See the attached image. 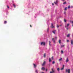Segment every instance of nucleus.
<instances>
[{
    "label": "nucleus",
    "mask_w": 73,
    "mask_h": 73,
    "mask_svg": "<svg viewBox=\"0 0 73 73\" xmlns=\"http://www.w3.org/2000/svg\"><path fill=\"white\" fill-rule=\"evenodd\" d=\"M69 23L66 24L65 25V27L66 28L67 30L68 29V27H69Z\"/></svg>",
    "instance_id": "f257e3e1"
},
{
    "label": "nucleus",
    "mask_w": 73,
    "mask_h": 73,
    "mask_svg": "<svg viewBox=\"0 0 73 73\" xmlns=\"http://www.w3.org/2000/svg\"><path fill=\"white\" fill-rule=\"evenodd\" d=\"M40 44L41 45H45V42H42L40 43Z\"/></svg>",
    "instance_id": "f03ea898"
},
{
    "label": "nucleus",
    "mask_w": 73,
    "mask_h": 73,
    "mask_svg": "<svg viewBox=\"0 0 73 73\" xmlns=\"http://www.w3.org/2000/svg\"><path fill=\"white\" fill-rule=\"evenodd\" d=\"M66 72H68V73H70V69H66Z\"/></svg>",
    "instance_id": "7ed1b4c3"
},
{
    "label": "nucleus",
    "mask_w": 73,
    "mask_h": 73,
    "mask_svg": "<svg viewBox=\"0 0 73 73\" xmlns=\"http://www.w3.org/2000/svg\"><path fill=\"white\" fill-rule=\"evenodd\" d=\"M51 27L52 28H54V26H53V24H52H52H51Z\"/></svg>",
    "instance_id": "20e7f679"
},
{
    "label": "nucleus",
    "mask_w": 73,
    "mask_h": 73,
    "mask_svg": "<svg viewBox=\"0 0 73 73\" xmlns=\"http://www.w3.org/2000/svg\"><path fill=\"white\" fill-rule=\"evenodd\" d=\"M64 66H64V65H63L62 68H61L60 69L61 70H62L64 69Z\"/></svg>",
    "instance_id": "39448f33"
},
{
    "label": "nucleus",
    "mask_w": 73,
    "mask_h": 73,
    "mask_svg": "<svg viewBox=\"0 0 73 73\" xmlns=\"http://www.w3.org/2000/svg\"><path fill=\"white\" fill-rule=\"evenodd\" d=\"M52 32L54 33V34H55L56 32V30H54L52 31Z\"/></svg>",
    "instance_id": "423d86ee"
},
{
    "label": "nucleus",
    "mask_w": 73,
    "mask_h": 73,
    "mask_svg": "<svg viewBox=\"0 0 73 73\" xmlns=\"http://www.w3.org/2000/svg\"><path fill=\"white\" fill-rule=\"evenodd\" d=\"M33 65L34 68H36V66H37V65L34 64H33Z\"/></svg>",
    "instance_id": "0eeeda50"
},
{
    "label": "nucleus",
    "mask_w": 73,
    "mask_h": 73,
    "mask_svg": "<svg viewBox=\"0 0 73 73\" xmlns=\"http://www.w3.org/2000/svg\"><path fill=\"white\" fill-rule=\"evenodd\" d=\"M66 62H68V61H69V59H68V58H67L66 60Z\"/></svg>",
    "instance_id": "6e6552de"
},
{
    "label": "nucleus",
    "mask_w": 73,
    "mask_h": 73,
    "mask_svg": "<svg viewBox=\"0 0 73 73\" xmlns=\"http://www.w3.org/2000/svg\"><path fill=\"white\" fill-rule=\"evenodd\" d=\"M45 61H44L43 63L42 64V66H44L45 65Z\"/></svg>",
    "instance_id": "1a4fd4ad"
},
{
    "label": "nucleus",
    "mask_w": 73,
    "mask_h": 73,
    "mask_svg": "<svg viewBox=\"0 0 73 73\" xmlns=\"http://www.w3.org/2000/svg\"><path fill=\"white\" fill-rule=\"evenodd\" d=\"M54 3L55 4H57L58 3V1L57 0L56 2H54Z\"/></svg>",
    "instance_id": "9d476101"
},
{
    "label": "nucleus",
    "mask_w": 73,
    "mask_h": 73,
    "mask_svg": "<svg viewBox=\"0 0 73 73\" xmlns=\"http://www.w3.org/2000/svg\"><path fill=\"white\" fill-rule=\"evenodd\" d=\"M71 44L73 45V40H71Z\"/></svg>",
    "instance_id": "9b49d317"
},
{
    "label": "nucleus",
    "mask_w": 73,
    "mask_h": 73,
    "mask_svg": "<svg viewBox=\"0 0 73 73\" xmlns=\"http://www.w3.org/2000/svg\"><path fill=\"white\" fill-rule=\"evenodd\" d=\"M70 36V34H68L67 36V37H69Z\"/></svg>",
    "instance_id": "f8f14e48"
},
{
    "label": "nucleus",
    "mask_w": 73,
    "mask_h": 73,
    "mask_svg": "<svg viewBox=\"0 0 73 73\" xmlns=\"http://www.w3.org/2000/svg\"><path fill=\"white\" fill-rule=\"evenodd\" d=\"M52 72L54 73V70L53 69V68H52Z\"/></svg>",
    "instance_id": "ddd939ff"
},
{
    "label": "nucleus",
    "mask_w": 73,
    "mask_h": 73,
    "mask_svg": "<svg viewBox=\"0 0 73 73\" xmlns=\"http://www.w3.org/2000/svg\"><path fill=\"white\" fill-rule=\"evenodd\" d=\"M52 41H53L54 43V42H55V39H54V38H52Z\"/></svg>",
    "instance_id": "4468645a"
},
{
    "label": "nucleus",
    "mask_w": 73,
    "mask_h": 73,
    "mask_svg": "<svg viewBox=\"0 0 73 73\" xmlns=\"http://www.w3.org/2000/svg\"><path fill=\"white\" fill-rule=\"evenodd\" d=\"M51 61H52V60H51V59L50 58H49V62H50Z\"/></svg>",
    "instance_id": "2eb2a0df"
},
{
    "label": "nucleus",
    "mask_w": 73,
    "mask_h": 73,
    "mask_svg": "<svg viewBox=\"0 0 73 73\" xmlns=\"http://www.w3.org/2000/svg\"><path fill=\"white\" fill-rule=\"evenodd\" d=\"M62 59L61 58H60L59 59V61H61L62 60Z\"/></svg>",
    "instance_id": "dca6fc26"
},
{
    "label": "nucleus",
    "mask_w": 73,
    "mask_h": 73,
    "mask_svg": "<svg viewBox=\"0 0 73 73\" xmlns=\"http://www.w3.org/2000/svg\"><path fill=\"white\" fill-rule=\"evenodd\" d=\"M42 70H45V68H44V67H42L41 68Z\"/></svg>",
    "instance_id": "f3484780"
},
{
    "label": "nucleus",
    "mask_w": 73,
    "mask_h": 73,
    "mask_svg": "<svg viewBox=\"0 0 73 73\" xmlns=\"http://www.w3.org/2000/svg\"><path fill=\"white\" fill-rule=\"evenodd\" d=\"M13 5L14 7V8H16V5H15V4H13Z\"/></svg>",
    "instance_id": "a211bd4d"
},
{
    "label": "nucleus",
    "mask_w": 73,
    "mask_h": 73,
    "mask_svg": "<svg viewBox=\"0 0 73 73\" xmlns=\"http://www.w3.org/2000/svg\"><path fill=\"white\" fill-rule=\"evenodd\" d=\"M64 46H65L64 45H62L61 46V48H62V47H64Z\"/></svg>",
    "instance_id": "6ab92c4d"
},
{
    "label": "nucleus",
    "mask_w": 73,
    "mask_h": 73,
    "mask_svg": "<svg viewBox=\"0 0 73 73\" xmlns=\"http://www.w3.org/2000/svg\"><path fill=\"white\" fill-rule=\"evenodd\" d=\"M66 2H65L64 3H63V4H66Z\"/></svg>",
    "instance_id": "aec40b11"
},
{
    "label": "nucleus",
    "mask_w": 73,
    "mask_h": 73,
    "mask_svg": "<svg viewBox=\"0 0 73 73\" xmlns=\"http://www.w3.org/2000/svg\"><path fill=\"white\" fill-rule=\"evenodd\" d=\"M57 70L59 71L60 70V68H58L57 69Z\"/></svg>",
    "instance_id": "412c9836"
},
{
    "label": "nucleus",
    "mask_w": 73,
    "mask_h": 73,
    "mask_svg": "<svg viewBox=\"0 0 73 73\" xmlns=\"http://www.w3.org/2000/svg\"><path fill=\"white\" fill-rule=\"evenodd\" d=\"M63 52H63V51H62V50L61 51V53H62H62H63Z\"/></svg>",
    "instance_id": "4be33fe9"
},
{
    "label": "nucleus",
    "mask_w": 73,
    "mask_h": 73,
    "mask_svg": "<svg viewBox=\"0 0 73 73\" xmlns=\"http://www.w3.org/2000/svg\"><path fill=\"white\" fill-rule=\"evenodd\" d=\"M45 56H46V54H44V57H45Z\"/></svg>",
    "instance_id": "5701e85b"
},
{
    "label": "nucleus",
    "mask_w": 73,
    "mask_h": 73,
    "mask_svg": "<svg viewBox=\"0 0 73 73\" xmlns=\"http://www.w3.org/2000/svg\"><path fill=\"white\" fill-rule=\"evenodd\" d=\"M59 43H60V44L61 43V40H59Z\"/></svg>",
    "instance_id": "b1692460"
},
{
    "label": "nucleus",
    "mask_w": 73,
    "mask_h": 73,
    "mask_svg": "<svg viewBox=\"0 0 73 73\" xmlns=\"http://www.w3.org/2000/svg\"><path fill=\"white\" fill-rule=\"evenodd\" d=\"M6 23H7V21H5L4 24H6Z\"/></svg>",
    "instance_id": "393cba45"
},
{
    "label": "nucleus",
    "mask_w": 73,
    "mask_h": 73,
    "mask_svg": "<svg viewBox=\"0 0 73 73\" xmlns=\"http://www.w3.org/2000/svg\"><path fill=\"white\" fill-rule=\"evenodd\" d=\"M35 72H36V73H38V72H37V70H35Z\"/></svg>",
    "instance_id": "a878e982"
},
{
    "label": "nucleus",
    "mask_w": 73,
    "mask_h": 73,
    "mask_svg": "<svg viewBox=\"0 0 73 73\" xmlns=\"http://www.w3.org/2000/svg\"><path fill=\"white\" fill-rule=\"evenodd\" d=\"M66 9H67V7H66V8H65L64 10H65V11H66Z\"/></svg>",
    "instance_id": "bb28decb"
},
{
    "label": "nucleus",
    "mask_w": 73,
    "mask_h": 73,
    "mask_svg": "<svg viewBox=\"0 0 73 73\" xmlns=\"http://www.w3.org/2000/svg\"><path fill=\"white\" fill-rule=\"evenodd\" d=\"M50 41H49V45H50Z\"/></svg>",
    "instance_id": "cd10ccee"
},
{
    "label": "nucleus",
    "mask_w": 73,
    "mask_h": 73,
    "mask_svg": "<svg viewBox=\"0 0 73 73\" xmlns=\"http://www.w3.org/2000/svg\"><path fill=\"white\" fill-rule=\"evenodd\" d=\"M47 32H49V28L47 29Z\"/></svg>",
    "instance_id": "c85d7f7f"
},
{
    "label": "nucleus",
    "mask_w": 73,
    "mask_h": 73,
    "mask_svg": "<svg viewBox=\"0 0 73 73\" xmlns=\"http://www.w3.org/2000/svg\"><path fill=\"white\" fill-rule=\"evenodd\" d=\"M64 21L65 22H66V19H64Z\"/></svg>",
    "instance_id": "c756f323"
},
{
    "label": "nucleus",
    "mask_w": 73,
    "mask_h": 73,
    "mask_svg": "<svg viewBox=\"0 0 73 73\" xmlns=\"http://www.w3.org/2000/svg\"><path fill=\"white\" fill-rule=\"evenodd\" d=\"M64 15H66V12H64Z\"/></svg>",
    "instance_id": "7c9ffc66"
},
{
    "label": "nucleus",
    "mask_w": 73,
    "mask_h": 73,
    "mask_svg": "<svg viewBox=\"0 0 73 73\" xmlns=\"http://www.w3.org/2000/svg\"><path fill=\"white\" fill-rule=\"evenodd\" d=\"M54 61H53V62H52V64H54Z\"/></svg>",
    "instance_id": "2f4dec72"
},
{
    "label": "nucleus",
    "mask_w": 73,
    "mask_h": 73,
    "mask_svg": "<svg viewBox=\"0 0 73 73\" xmlns=\"http://www.w3.org/2000/svg\"><path fill=\"white\" fill-rule=\"evenodd\" d=\"M46 72H47L48 71V69H46Z\"/></svg>",
    "instance_id": "473e14b6"
},
{
    "label": "nucleus",
    "mask_w": 73,
    "mask_h": 73,
    "mask_svg": "<svg viewBox=\"0 0 73 73\" xmlns=\"http://www.w3.org/2000/svg\"><path fill=\"white\" fill-rule=\"evenodd\" d=\"M52 60H53V57H52Z\"/></svg>",
    "instance_id": "72a5a7b5"
},
{
    "label": "nucleus",
    "mask_w": 73,
    "mask_h": 73,
    "mask_svg": "<svg viewBox=\"0 0 73 73\" xmlns=\"http://www.w3.org/2000/svg\"><path fill=\"white\" fill-rule=\"evenodd\" d=\"M7 7L8 8H9V7L8 6H7Z\"/></svg>",
    "instance_id": "f704fd0d"
},
{
    "label": "nucleus",
    "mask_w": 73,
    "mask_h": 73,
    "mask_svg": "<svg viewBox=\"0 0 73 73\" xmlns=\"http://www.w3.org/2000/svg\"><path fill=\"white\" fill-rule=\"evenodd\" d=\"M58 27H59V26H58V25H57V28H58Z\"/></svg>",
    "instance_id": "c9c22d12"
},
{
    "label": "nucleus",
    "mask_w": 73,
    "mask_h": 73,
    "mask_svg": "<svg viewBox=\"0 0 73 73\" xmlns=\"http://www.w3.org/2000/svg\"><path fill=\"white\" fill-rule=\"evenodd\" d=\"M70 8V6H69L68 8L69 9Z\"/></svg>",
    "instance_id": "e433bc0d"
},
{
    "label": "nucleus",
    "mask_w": 73,
    "mask_h": 73,
    "mask_svg": "<svg viewBox=\"0 0 73 73\" xmlns=\"http://www.w3.org/2000/svg\"><path fill=\"white\" fill-rule=\"evenodd\" d=\"M53 72H50V73H53Z\"/></svg>",
    "instance_id": "4c0bfd02"
},
{
    "label": "nucleus",
    "mask_w": 73,
    "mask_h": 73,
    "mask_svg": "<svg viewBox=\"0 0 73 73\" xmlns=\"http://www.w3.org/2000/svg\"><path fill=\"white\" fill-rule=\"evenodd\" d=\"M67 42H69V40H67Z\"/></svg>",
    "instance_id": "58836bf2"
},
{
    "label": "nucleus",
    "mask_w": 73,
    "mask_h": 73,
    "mask_svg": "<svg viewBox=\"0 0 73 73\" xmlns=\"http://www.w3.org/2000/svg\"><path fill=\"white\" fill-rule=\"evenodd\" d=\"M52 5H54V4L52 3Z\"/></svg>",
    "instance_id": "ea45409f"
},
{
    "label": "nucleus",
    "mask_w": 73,
    "mask_h": 73,
    "mask_svg": "<svg viewBox=\"0 0 73 73\" xmlns=\"http://www.w3.org/2000/svg\"><path fill=\"white\" fill-rule=\"evenodd\" d=\"M57 37H55V38H56V39H57Z\"/></svg>",
    "instance_id": "a19ab883"
},
{
    "label": "nucleus",
    "mask_w": 73,
    "mask_h": 73,
    "mask_svg": "<svg viewBox=\"0 0 73 73\" xmlns=\"http://www.w3.org/2000/svg\"><path fill=\"white\" fill-rule=\"evenodd\" d=\"M31 27H32V26L31 25H30Z\"/></svg>",
    "instance_id": "79ce46f5"
},
{
    "label": "nucleus",
    "mask_w": 73,
    "mask_h": 73,
    "mask_svg": "<svg viewBox=\"0 0 73 73\" xmlns=\"http://www.w3.org/2000/svg\"><path fill=\"white\" fill-rule=\"evenodd\" d=\"M62 0V1H64V0Z\"/></svg>",
    "instance_id": "37998d69"
},
{
    "label": "nucleus",
    "mask_w": 73,
    "mask_h": 73,
    "mask_svg": "<svg viewBox=\"0 0 73 73\" xmlns=\"http://www.w3.org/2000/svg\"><path fill=\"white\" fill-rule=\"evenodd\" d=\"M42 73H44V72H42Z\"/></svg>",
    "instance_id": "c03bdc74"
}]
</instances>
